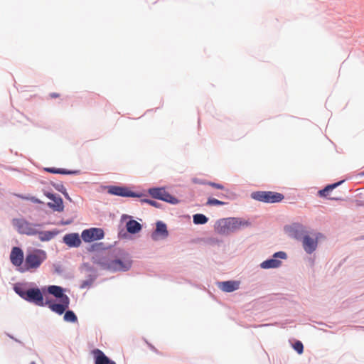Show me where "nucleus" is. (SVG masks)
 <instances>
[{"instance_id": "obj_28", "label": "nucleus", "mask_w": 364, "mask_h": 364, "mask_svg": "<svg viewBox=\"0 0 364 364\" xmlns=\"http://www.w3.org/2000/svg\"><path fill=\"white\" fill-rule=\"evenodd\" d=\"M225 203L223 202V201H220L218 199H215V198H208V201H207V205H224Z\"/></svg>"}, {"instance_id": "obj_19", "label": "nucleus", "mask_w": 364, "mask_h": 364, "mask_svg": "<svg viewBox=\"0 0 364 364\" xmlns=\"http://www.w3.org/2000/svg\"><path fill=\"white\" fill-rule=\"evenodd\" d=\"M48 291L55 297L59 298L60 299H64L65 296H66L63 294V289L59 286H50L48 288Z\"/></svg>"}, {"instance_id": "obj_14", "label": "nucleus", "mask_w": 364, "mask_h": 364, "mask_svg": "<svg viewBox=\"0 0 364 364\" xmlns=\"http://www.w3.org/2000/svg\"><path fill=\"white\" fill-rule=\"evenodd\" d=\"M49 199L52 200L53 202H49L48 205L55 211H63L64 208L62 198L59 196L54 195L53 193H48L46 195Z\"/></svg>"}, {"instance_id": "obj_32", "label": "nucleus", "mask_w": 364, "mask_h": 364, "mask_svg": "<svg viewBox=\"0 0 364 364\" xmlns=\"http://www.w3.org/2000/svg\"><path fill=\"white\" fill-rule=\"evenodd\" d=\"M193 182L194 183L205 184V185H207V182H208V181H202V180H200V179H198V178H193Z\"/></svg>"}, {"instance_id": "obj_25", "label": "nucleus", "mask_w": 364, "mask_h": 364, "mask_svg": "<svg viewBox=\"0 0 364 364\" xmlns=\"http://www.w3.org/2000/svg\"><path fill=\"white\" fill-rule=\"evenodd\" d=\"M15 292L18 294L22 299H25L27 297L28 290H25L21 286L16 285L14 288Z\"/></svg>"}, {"instance_id": "obj_24", "label": "nucleus", "mask_w": 364, "mask_h": 364, "mask_svg": "<svg viewBox=\"0 0 364 364\" xmlns=\"http://www.w3.org/2000/svg\"><path fill=\"white\" fill-rule=\"evenodd\" d=\"M44 170L49 173H59V174H72V173H75V171H66L63 168H45Z\"/></svg>"}, {"instance_id": "obj_4", "label": "nucleus", "mask_w": 364, "mask_h": 364, "mask_svg": "<svg viewBox=\"0 0 364 364\" xmlns=\"http://www.w3.org/2000/svg\"><path fill=\"white\" fill-rule=\"evenodd\" d=\"M249 225H251V223L244 218H228L218 220L215 225V228H239Z\"/></svg>"}, {"instance_id": "obj_12", "label": "nucleus", "mask_w": 364, "mask_h": 364, "mask_svg": "<svg viewBox=\"0 0 364 364\" xmlns=\"http://www.w3.org/2000/svg\"><path fill=\"white\" fill-rule=\"evenodd\" d=\"M108 193L122 197H136L137 194L126 187L110 186L107 188Z\"/></svg>"}, {"instance_id": "obj_15", "label": "nucleus", "mask_w": 364, "mask_h": 364, "mask_svg": "<svg viewBox=\"0 0 364 364\" xmlns=\"http://www.w3.org/2000/svg\"><path fill=\"white\" fill-rule=\"evenodd\" d=\"M92 354L95 359V364H116V363L110 360L105 354L100 349H94Z\"/></svg>"}, {"instance_id": "obj_3", "label": "nucleus", "mask_w": 364, "mask_h": 364, "mask_svg": "<svg viewBox=\"0 0 364 364\" xmlns=\"http://www.w3.org/2000/svg\"><path fill=\"white\" fill-rule=\"evenodd\" d=\"M252 198L267 203L281 202L284 196L283 194L274 191H255L251 194Z\"/></svg>"}, {"instance_id": "obj_9", "label": "nucleus", "mask_w": 364, "mask_h": 364, "mask_svg": "<svg viewBox=\"0 0 364 364\" xmlns=\"http://www.w3.org/2000/svg\"><path fill=\"white\" fill-rule=\"evenodd\" d=\"M277 258L286 259L287 254L284 252H278L274 254L273 258L264 261L260 266L263 269L277 268L281 265L282 262Z\"/></svg>"}, {"instance_id": "obj_26", "label": "nucleus", "mask_w": 364, "mask_h": 364, "mask_svg": "<svg viewBox=\"0 0 364 364\" xmlns=\"http://www.w3.org/2000/svg\"><path fill=\"white\" fill-rule=\"evenodd\" d=\"M64 320L68 322H75L77 318L73 311H67L64 315Z\"/></svg>"}, {"instance_id": "obj_18", "label": "nucleus", "mask_w": 364, "mask_h": 364, "mask_svg": "<svg viewBox=\"0 0 364 364\" xmlns=\"http://www.w3.org/2000/svg\"><path fill=\"white\" fill-rule=\"evenodd\" d=\"M219 287L223 291L232 292L239 288V282L235 281L223 282L219 284Z\"/></svg>"}, {"instance_id": "obj_30", "label": "nucleus", "mask_w": 364, "mask_h": 364, "mask_svg": "<svg viewBox=\"0 0 364 364\" xmlns=\"http://www.w3.org/2000/svg\"><path fill=\"white\" fill-rule=\"evenodd\" d=\"M207 185L211 186V187H213L215 188H217V189H220V190H223L224 189V186L220 184V183H214V182H209L208 181L207 182Z\"/></svg>"}, {"instance_id": "obj_29", "label": "nucleus", "mask_w": 364, "mask_h": 364, "mask_svg": "<svg viewBox=\"0 0 364 364\" xmlns=\"http://www.w3.org/2000/svg\"><path fill=\"white\" fill-rule=\"evenodd\" d=\"M294 348L296 350L299 354L303 353L304 346L301 341H296L294 345Z\"/></svg>"}, {"instance_id": "obj_27", "label": "nucleus", "mask_w": 364, "mask_h": 364, "mask_svg": "<svg viewBox=\"0 0 364 364\" xmlns=\"http://www.w3.org/2000/svg\"><path fill=\"white\" fill-rule=\"evenodd\" d=\"M13 225L16 228H26L28 224L23 219H15Z\"/></svg>"}, {"instance_id": "obj_21", "label": "nucleus", "mask_w": 364, "mask_h": 364, "mask_svg": "<svg viewBox=\"0 0 364 364\" xmlns=\"http://www.w3.org/2000/svg\"><path fill=\"white\" fill-rule=\"evenodd\" d=\"M168 236L167 229H155L151 237L153 240H158L166 238Z\"/></svg>"}, {"instance_id": "obj_20", "label": "nucleus", "mask_w": 364, "mask_h": 364, "mask_svg": "<svg viewBox=\"0 0 364 364\" xmlns=\"http://www.w3.org/2000/svg\"><path fill=\"white\" fill-rule=\"evenodd\" d=\"M141 229H122L119 235L124 239H134L133 235L139 233Z\"/></svg>"}, {"instance_id": "obj_34", "label": "nucleus", "mask_w": 364, "mask_h": 364, "mask_svg": "<svg viewBox=\"0 0 364 364\" xmlns=\"http://www.w3.org/2000/svg\"><path fill=\"white\" fill-rule=\"evenodd\" d=\"M71 223H72V220H62L60 223V225H67L71 224Z\"/></svg>"}, {"instance_id": "obj_5", "label": "nucleus", "mask_w": 364, "mask_h": 364, "mask_svg": "<svg viewBox=\"0 0 364 364\" xmlns=\"http://www.w3.org/2000/svg\"><path fill=\"white\" fill-rule=\"evenodd\" d=\"M323 237L321 233L306 235L302 238L303 247L306 253L311 254L317 247L318 240Z\"/></svg>"}, {"instance_id": "obj_1", "label": "nucleus", "mask_w": 364, "mask_h": 364, "mask_svg": "<svg viewBox=\"0 0 364 364\" xmlns=\"http://www.w3.org/2000/svg\"><path fill=\"white\" fill-rule=\"evenodd\" d=\"M92 262L102 269L110 272H125L129 270L132 266L129 255L121 250L112 252L110 251L97 252L92 257Z\"/></svg>"}, {"instance_id": "obj_35", "label": "nucleus", "mask_w": 364, "mask_h": 364, "mask_svg": "<svg viewBox=\"0 0 364 364\" xmlns=\"http://www.w3.org/2000/svg\"><path fill=\"white\" fill-rule=\"evenodd\" d=\"M50 95L52 98H55V97H59V94H58V93H51Z\"/></svg>"}, {"instance_id": "obj_22", "label": "nucleus", "mask_w": 364, "mask_h": 364, "mask_svg": "<svg viewBox=\"0 0 364 364\" xmlns=\"http://www.w3.org/2000/svg\"><path fill=\"white\" fill-rule=\"evenodd\" d=\"M343 181H339L333 184L328 185L323 189L318 191V196L321 197H326L328 195L329 192L333 191L335 188L338 186Z\"/></svg>"}, {"instance_id": "obj_8", "label": "nucleus", "mask_w": 364, "mask_h": 364, "mask_svg": "<svg viewBox=\"0 0 364 364\" xmlns=\"http://www.w3.org/2000/svg\"><path fill=\"white\" fill-rule=\"evenodd\" d=\"M26 300L27 301L33 303L37 306H45L43 294L41 290L38 288H32L28 289L27 297Z\"/></svg>"}, {"instance_id": "obj_7", "label": "nucleus", "mask_w": 364, "mask_h": 364, "mask_svg": "<svg viewBox=\"0 0 364 364\" xmlns=\"http://www.w3.org/2000/svg\"><path fill=\"white\" fill-rule=\"evenodd\" d=\"M149 194L156 199H159L171 204H176L178 200L175 197L169 194L163 188H153L149 190Z\"/></svg>"}, {"instance_id": "obj_2", "label": "nucleus", "mask_w": 364, "mask_h": 364, "mask_svg": "<svg viewBox=\"0 0 364 364\" xmlns=\"http://www.w3.org/2000/svg\"><path fill=\"white\" fill-rule=\"evenodd\" d=\"M46 259V254L43 250H35L28 253L26 256L24 263L21 267V272H32L38 269L43 262Z\"/></svg>"}, {"instance_id": "obj_13", "label": "nucleus", "mask_w": 364, "mask_h": 364, "mask_svg": "<svg viewBox=\"0 0 364 364\" xmlns=\"http://www.w3.org/2000/svg\"><path fill=\"white\" fill-rule=\"evenodd\" d=\"M81 236L85 242L100 240L104 237L103 229H85Z\"/></svg>"}, {"instance_id": "obj_33", "label": "nucleus", "mask_w": 364, "mask_h": 364, "mask_svg": "<svg viewBox=\"0 0 364 364\" xmlns=\"http://www.w3.org/2000/svg\"><path fill=\"white\" fill-rule=\"evenodd\" d=\"M156 228H166V225L162 221H158L156 223Z\"/></svg>"}, {"instance_id": "obj_17", "label": "nucleus", "mask_w": 364, "mask_h": 364, "mask_svg": "<svg viewBox=\"0 0 364 364\" xmlns=\"http://www.w3.org/2000/svg\"><path fill=\"white\" fill-rule=\"evenodd\" d=\"M120 225H125V228H141V225L132 219L128 215H122L120 219Z\"/></svg>"}, {"instance_id": "obj_31", "label": "nucleus", "mask_w": 364, "mask_h": 364, "mask_svg": "<svg viewBox=\"0 0 364 364\" xmlns=\"http://www.w3.org/2000/svg\"><path fill=\"white\" fill-rule=\"evenodd\" d=\"M144 202L152 205V206H154V207H156V208H159V204L155 201V200H143Z\"/></svg>"}, {"instance_id": "obj_36", "label": "nucleus", "mask_w": 364, "mask_h": 364, "mask_svg": "<svg viewBox=\"0 0 364 364\" xmlns=\"http://www.w3.org/2000/svg\"><path fill=\"white\" fill-rule=\"evenodd\" d=\"M293 228H300L301 225L299 223H294Z\"/></svg>"}, {"instance_id": "obj_10", "label": "nucleus", "mask_w": 364, "mask_h": 364, "mask_svg": "<svg viewBox=\"0 0 364 364\" xmlns=\"http://www.w3.org/2000/svg\"><path fill=\"white\" fill-rule=\"evenodd\" d=\"M70 304V299L68 296H65L64 299H60V304H53L50 301H46L45 306L48 307L54 312L61 315L68 308Z\"/></svg>"}, {"instance_id": "obj_23", "label": "nucleus", "mask_w": 364, "mask_h": 364, "mask_svg": "<svg viewBox=\"0 0 364 364\" xmlns=\"http://www.w3.org/2000/svg\"><path fill=\"white\" fill-rule=\"evenodd\" d=\"M193 220L196 225H204L208 222V218L203 214L198 213L193 216Z\"/></svg>"}, {"instance_id": "obj_16", "label": "nucleus", "mask_w": 364, "mask_h": 364, "mask_svg": "<svg viewBox=\"0 0 364 364\" xmlns=\"http://www.w3.org/2000/svg\"><path fill=\"white\" fill-rule=\"evenodd\" d=\"M63 242L70 247H77L81 244V240L77 233L65 235L63 237Z\"/></svg>"}, {"instance_id": "obj_6", "label": "nucleus", "mask_w": 364, "mask_h": 364, "mask_svg": "<svg viewBox=\"0 0 364 364\" xmlns=\"http://www.w3.org/2000/svg\"><path fill=\"white\" fill-rule=\"evenodd\" d=\"M20 233L28 235H36L39 240L46 242L50 240L58 234V231H38L37 229H20Z\"/></svg>"}, {"instance_id": "obj_11", "label": "nucleus", "mask_w": 364, "mask_h": 364, "mask_svg": "<svg viewBox=\"0 0 364 364\" xmlns=\"http://www.w3.org/2000/svg\"><path fill=\"white\" fill-rule=\"evenodd\" d=\"M23 250L18 247L12 248L10 254V260L12 264L18 267V270L21 272V267L23 264Z\"/></svg>"}, {"instance_id": "obj_37", "label": "nucleus", "mask_w": 364, "mask_h": 364, "mask_svg": "<svg viewBox=\"0 0 364 364\" xmlns=\"http://www.w3.org/2000/svg\"><path fill=\"white\" fill-rule=\"evenodd\" d=\"M30 364H36L35 362H31Z\"/></svg>"}]
</instances>
